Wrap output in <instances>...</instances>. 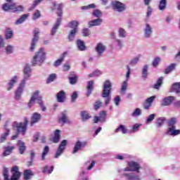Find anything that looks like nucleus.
Instances as JSON below:
<instances>
[{
    "mask_svg": "<svg viewBox=\"0 0 180 180\" xmlns=\"http://www.w3.org/2000/svg\"><path fill=\"white\" fill-rule=\"evenodd\" d=\"M56 14L58 16V18L56 20V23L54 24L53 27H52V30L51 31V36H54L56 33H57V30H58V27H60V25H61V20H62V16H63V4H58L57 2L54 1L53 3V8H51V11H56Z\"/></svg>",
    "mask_w": 180,
    "mask_h": 180,
    "instance_id": "f257e3e1",
    "label": "nucleus"
},
{
    "mask_svg": "<svg viewBox=\"0 0 180 180\" xmlns=\"http://www.w3.org/2000/svg\"><path fill=\"white\" fill-rule=\"evenodd\" d=\"M28 124L29 120H27V117H26L24 118V122H13V129H15L16 134L11 136V139L16 140V139H18V137L19 136L20 133H21L22 136H25V134H26V131H27Z\"/></svg>",
    "mask_w": 180,
    "mask_h": 180,
    "instance_id": "f03ea898",
    "label": "nucleus"
},
{
    "mask_svg": "<svg viewBox=\"0 0 180 180\" xmlns=\"http://www.w3.org/2000/svg\"><path fill=\"white\" fill-rule=\"evenodd\" d=\"M11 177L9 179V170L8 167H4L3 171V176L4 180H19L20 179V176H22V173L19 172V167L13 166L11 168Z\"/></svg>",
    "mask_w": 180,
    "mask_h": 180,
    "instance_id": "7ed1b4c3",
    "label": "nucleus"
},
{
    "mask_svg": "<svg viewBox=\"0 0 180 180\" xmlns=\"http://www.w3.org/2000/svg\"><path fill=\"white\" fill-rule=\"evenodd\" d=\"M45 60L46 51H44V48H40L33 56L31 63L33 67H36V65H41Z\"/></svg>",
    "mask_w": 180,
    "mask_h": 180,
    "instance_id": "20e7f679",
    "label": "nucleus"
},
{
    "mask_svg": "<svg viewBox=\"0 0 180 180\" xmlns=\"http://www.w3.org/2000/svg\"><path fill=\"white\" fill-rule=\"evenodd\" d=\"M110 92H112V83H110V81L106 80L103 83L102 91V97L105 98V105H109L112 99V97L110 96Z\"/></svg>",
    "mask_w": 180,
    "mask_h": 180,
    "instance_id": "39448f33",
    "label": "nucleus"
},
{
    "mask_svg": "<svg viewBox=\"0 0 180 180\" xmlns=\"http://www.w3.org/2000/svg\"><path fill=\"white\" fill-rule=\"evenodd\" d=\"M78 26H79V22L77 20H72L68 23V27L72 29L68 37L69 41H72L75 39V36L78 33Z\"/></svg>",
    "mask_w": 180,
    "mask_h": 180,
    "instance_id": "423d86ee",
    "label": "nucleus"
},
{
    "mask_svg": "<svg viewBox=\"0 0 180 180\" xmlns=\"http://www.w3.org/2000/svg\"><path fill=\"white\" fill-rule=\"evenodd\" d=\"M23 6H16V4L12 3L9 4L8 3H5L2 5V10L4 12H9V11H13V12H23Z\"/></svg>",
    "mask_w": 180,
    "mask_h": 180,
    "instance_id": "0eeeda50",
    "label": "nucleus"
},
{
    "mask_svg": "<svg viewBox=\"0 0 180 180\" xmlns=\"http://www.w3.org/2000/svg\"><path fill=\"white\" fill-rule=\"evenodd\" d=\"M43 97L40 96V91L37 90L34 92L31 96L30 101L28 102V108H31L33 105H34L36 101H38L39 105H43Z\"/></svg>",
    "mask_w": 180,
    "mask_h": 180,
    "instance_id": "6e6552de",
    "label": "nucleus"
},
{
    "mask_svg": "<svg viewBox=\"0 0 180 180\" xmlns=\"http://www.w3.org/2000/svg\"><path fill=\"white\" fill-rule=\"evenodd\" d=\"M39 33H40V30L39 28H35L33 31L34 37L32 39L31 45L30 47V51H34L36 49V45L37 44V41H39Z\"/></svg>",
    "mask_w": 180,
    "mask_h": 180,
    "instance_id": "1a4fd4ad",
    "label": "nucleus"
},
{
    "mask_svg": "<svg viewBox=\"0 0 180 180\" xmlns=\"http://www.w3.org/2000/svg\"><path fill=\"white\" fill-rule=\"evenodd\" d=\"M111 5L113 11H117V12H124L126 11V4L119 1H112Z\"/></svg>",
    "mask_w": 180,
    "mask_h": 180,
    "instance_id": "9d476101",
    "label": "nucleus"
},
{
    "mask_svg": "<svg viewBox=\"0 0 180 180\" xmlns=\"http://www.w3.org/2000/svg\"><path fill=\"white\" fill-rule=\"evenodd\" d=\"M67 146V140H63L60 143L58 150H56V153L55 155L54 158H58L61 154L64 153V150H65V147Z\"/></svg>",
    "mask_w": 180,
    "mask_h": 180,
    "instance_id": "9b49d317",
    "label": "nucleus"
},
{
    "mask_svg": "<svg viewBox=\"0 0 180 180\" xmlns=\"http://www.w3.org/2000/svg\"><path fill=\"white\" fill-rule=\"evenodd\" d=\"M25 85H26L25 80H22L15 94V98L17 101L20 99L22 92H23V89H25Z\"/></svg>",
    "mask_w": 180,
    "mask_h": 180,
    "instance_id": "f8f14e48",
    "label": "nucleus"
},
{
    "mask_svg": "<svg viewBox=\"0 0 180 180\" xmlns=\"http://www.w3.org/2000/svg\"><path fill=\"white\" fill-rule=\"evenodd\" d=\"M86 144H88V142H86V141L82 142L80 141H77L75 144V147L72 150V154H76V153H78V151H79L81 148H84V147H86Z\"/></svg>",
    "mask_w": 180,
    "mask_h": 180,
    "instance_id": "ddd939ff",
    "label": "nucleus"
},
{
    "mask_svg": "<svg viewBox=\"0 0 180 180\" xmlns=\"http://www.w3.org/2000/svg\"><path fill=\"white\" fill-rule=\"evenodd\" d=\"M94 123L98 122H106V111L100 112L99 116H94L93 120Z\"/></svg>",
    "mask_w": 180,
    "mask_h": 180,
    "instance_id": "4468645a",
    "label": "nucleus"
},
{
    "mask_svg": "<svg viewBox=\"0 0 180 180\" xmlns=\"http://www.w3.org/2000/svg\"><path fill=\"white\" fill-rule=\"evenodd\" d=\"M30 72H32V69L30 68V65L27 63L24 68V78L22 81L26 83V81L30 78Z\"/></svg>",
    "mask_w": 180,
    "mask_h": 180,
    "instance_id": "2eb2a0df",
    "label": "nucleus"
},
{
    "mask_svg": "<svg viewBox=\"0 0 180 180\" xmlns=\"http://www.w3.org/2000/svg\"><path fill=\"white\" fill-rule=\"evenodd\" d=\"M95 50L97 52L98 56H101L102 54H103V53L106 51V47L105 45H103V44L98 43L97 44Z\"/></svg>",
    "mask_w": 180,
    "mask_h": 180,
    "instance_id": "dca6fc26",
    "label": "nucleus"
},
{
    "mask_svg": "<svg viewBox=\"0 0 180 180\" xmlns=\"http://www.w3.org/2000/svg\"><path fill=\"white\" fill-rule=\"evenodd\" d=\"M155 96H152L149 98H148L146 101L143 103V108L144 109L148 110L150 108H151L153 103L154 102V99H155Z\"/></svg>",
    "mask_w": 180,
    "mask_h": 180,
    "instance_id": "f3484780",
    "label": "nucleus"
},
{
    "mask_svg": "<svg viewBox=\"0 0 180 180\" xmlns=\"http://www.w3.org/2000/svg\"><path fill=\"white\" fill-rule=\"evenodd\" d=\"M128 167L132 169V172H140V165L136 162H128Z\"/></svg>",
    "mask_w": 180,
    "mask_h": 180,
    "instance_id": "a211bd4d",
    "label": "nucleus"
},
{
    "mask_svg": "<svg viewBox=\"0 0 180 180\" xmlns=\"http://www.w3.org/2000/svg\"><path fill=\"white\" fill-rule=\"evenodd\" d=\"M175 100V97L174 96H167L163 98L161 105L162 106H169L172 102Z\"/></svg>",
    "mask_w": 180,
    "mask_h": 180,
    "instance_id": "6ab92c4d",
    "label": "nucleus"
},
{
    "mask_svg": "<svg viewBox=\"0 0 180 180\" xmlns=\"http://www.w3.org/2000/svg\"><path fill=\"white\" fill-rule=\"evenodd\" d=\"M41 119V115L37 112H34L31 117V126H33L35 123L40 122Z\"/></svg>",
    "mask_w": 180,
    "mask_h": 180,
    "instance_id": "aec40b11",
    "label": "nucleus"
},
{
    "mask_svg": "<svg viewBox=\"0 0 180 180\" xmlns=\"http://www.w3.org/2000/svg\"><path fill=\"white\" fill-rule=\"evenodd\" d=\"M65 91H60L56 94V99L59 103H63V102L65 101Z\"/></svg>",
    "mask_w": 180,
    "mask_h": 180,
    "instance_id": "412c9836",
    "label": "nucleus"
},
{
    "mask_svg": "<svg viewBox=\"0 0 180 180\" xmlns=\"http://www.w3.org/2000/svg\"><path fill=\"white\" fill-rule=\"evenodd\" d=\"M68 79L71 85H75L78 82V76L75 75V72H72L70 74Z\"/></svg>",
    "mask_w": 180,
    "mask_h": 180,
    "instance_id": "4be33fe9",
    "label": "nucleus"
},
{
    "mask_svg": "<svg viewBox=\"0 0 180 180\" xmlns=\"http://www.w3.org/2000/svg\"><path fill=\"white\" fill-rule=\"evenodd\" d=\"M103 20L102 18H97L89 22V27H94V26H101Z\"/></svg>",
    "mask_w": 180,
    "mask_h": 180,
    "instance_id": "5701e85b",
    "label": "nucleus"
},
{
    "mask_svg": "<svg viewBox=\"0 0 180 180\" xmlns=\"http://www.w3.org/2000/svg\"><path fill=\"white\" fill-rule=\"evenodd\" d=\"M60 133L61 131H60L59 129H56L54 131V136L52 139H51V141L55 143H58V141H60V139H61V134H60Z\"/></svg>",
    "mask_w": 180,
    "mask_h": 180,
    "instance_id": "b1692460",
    "label": "nucleus"
},
{
    "mask_svg": "<svg viewBox=\"0 0 180 180\" xmlns=\"http://www.w3.org/2000/svg\"><path fill=\"white\" fill-rule=\"evenodd\" d=\"M17 146L20 154H25V151H26V145L25 144V142L22 141V140H19L17 143Z\"/></svg>",
    "mask_w": 180,
    "mask_h": 180,
    "instance_id": "393cba45",
    "label": "nucleus"
},
{
    "mask_svg": "<svg viewBox=\"0 0 180 180\" xmlns=\"http://www.w3.org/2000/svg\"><path fill=\"white\" fill-rule=\"evenodd\" d=\"M123 175L128 180H140V176L135 173H125Z\"/></svg>",
    "mask_w": 180,
    "mask_h": 180,
    "instance_id": "a878e982",
    "label": "nucleus"
},
{
    "mask_svg": "<svg viewBox=\"0 0 180 180\" xmlns=\"http://www.w3.org/2000/svg\"><path fill=\"white\" fill-rule=\"evenodd\" d=\"M61 117H59L58 122L59 123H70V120L68 119V116L67 115V113H65V111L61 112Z\"/></svg>",
    "mask_w": 180,
    "mask_h": 180,
    "instance_id": "bb28decb",
    "label": "nucleus"
},
{
    "mask_svg": "<svg viewBox=\"0 0 180 180\" xmlns=\"http://www.w3.org/2000/svg\"><path fill=\"white\" fill-rule=\"evenodd\" d=\"M16 82H18V76H14L8 83L7 91H11V89L15 86V84H16Z\"/></svg>",
    "mask_w": 180,
    "mask_h": 180,
    "instance_id": "cd10ccee",
    "label": "nucleus"
},
{
    "mask_svg": "<svg viewBox=\"0 0 180 180\" xmlns=\"http://www.w3.org/2000/svg\"><path fill=\"white\" fill-rule=\"evenodd\" d=\"M176 127H169L167 129V133L170 134V136H178L180 134V129H176Z\"/></svg>",
    "mask_w": 180,
    "mask_h": 180,
    "instance_id": "c85d7f7f",
    "label": "nucleus"
},
{
    "mask_svg": "<svg viewBox=\"0 0 180 180\" xmlns=\"http://www.w3.org/2000/svg\"><path fill=\"white\" fill-rule=\"evenodd\" d=\"M86 89V96H89V95L92 94V91H94V81L91 80L88 82Z\"/></svg>",
    "mask_w": 180,
    "mask_h": 180,
    "instance_id": "c756f323",
    "label": "nucleus"
},
{
    "mask_svg": "<svg viewBox=\"0 0 180 180\" xmlns=\"http://www.w3.org/2000/svg\"><path fill=\"white\" fill-rule=\"evenodd\" d=\"M30 16V13L24 14L20 17L16 21H15V25H21V23H23L27 18Z\"/></svg>",
    "mask_w": 180,
    "mask_h": 180,
    "instance_id": "7c9ffc66",
    "label": "nucleus"
},
{
    "mask_svg": "<svg viewBox=\"0 0 180 180\" xmlns=\"http://www.w3.org/2000/svg\"><path fill=\"white\" fill-rule=\"evenodd\" d=\"M65 56H67V52H64L62 56L60 57V58L55 61V63H53L54 67H60L63 61H64V59L65 58Z\"/></svg>",
    "mask_w": 180,
    "mask_h": 180,
    "instance_id": "2f4dec72",
    "label": "nucleus"
},
{
    "mask_svg": "<svg viewBox=\"0 0 180 180\" xmlns=\"http://www.w3.org/2000/svg\"><path fill=\"white\" fill-rule=\"evenodd\" d=\"M15 150V146H7L5 148V150L3 153L4 157H8V155H10L12 154V151Z\"/></svg>",
    "mask_w": 180,
    "mask_h": 180,
    "instance_id": "473e14b6",
    "label": "nucleus"
},
{
    "mask_svg": "<svg viewBox=\"0 0 180 180\" xmlns=\"http://www.w3.org/2000/svg\"><path fill=\"white\" fill-rule=\"evenodd\" d=\"M119 131H122V134H126L129 130L126 126L121 124L115 130V133H119Z\"/></svg>",
    "mask_w": 180,
    "mask_h": 180,
    "instance_id": "72a5a7b5",
    "label": "nucleus"
},
{
    "mask_svg": "<svg viewBox=\"0 0 180 180\" xmlns=\"http://www.w3.org/2000/svg\"><path fill=\"white\" fill-rule=\"evenodd\" d=\"M34 174H33V172H32L31 169H25L24 171V179L25 180H29L32 176H33Z\"/></svg>",
    "mask_w": 180,
    "mask_h": 180,
    "instance_id": "f704fd0d",
    "label": "nucleus"
},
{
    "mask_svg": "<svg viewBox=\"0 0 180 180\" xmlns=\"http://www.w3.org/2000/svg\"><path fill=\"white\" fill-rule=\"evenodd\" d=\"M81 117H82V122H86V120H89V119H91V117H92L89 115L87 111H82Z\"/></svg>",
    "mask_w": 180,
    "mask_h": 180,
    "instance_id": "c9c22d12",
    "label": "nucleus"
},
{
    "mask_svg": "<svg viewBox=\"0 0 180 180\" xmlns=\"http://www.w3.org/2000/svg\"><path fill=\"white\" fill-rule=\"evenodd\" d=\"M13 37V31L11 28H7L5 32V39L9 40V39H12Z\"/></svg>",
    "mask_w": 180,
    "mask_h": 180,
    "instance_id": "e433bc0d",
    "label": "nucleus"
},
{
    "mask_svg": "<svg viewBox=\"0 0 180 180\" xmlns=\"http://www.w3.org/2000/svg\"><path fill=\"white\" fill-rule=\"evenodd\" d=\"M11 133L10 129H7L6 132L3 133L0 136V143H5L6 141V139H8V136Z\"/></svg>",
    "mask_w": 180,
    "mask_h": 180,
    "instance_id": "4c0bfd02",
    "label": "nucleus"
},
{
    "mask_svg": "<svg viewBox=\"0 0 180 180\" xmlns=\"http://www.w3.org/2000/svg\"><path fill=\"white\" fill-rule=\"evenodd\" d=\"M77 47L80 51H84L86 50V46H85V43L84 41H81V39H78L77 41Z\"/></svg>",
    "mask_w": 180,
    "mask_h": 180,
    "instance_id": "58836bf2",
    "label": "nucleus"
},
{
    "mask_svg": "<svg viewBox=\"0 0 180 180\" xmlns=\"http://www.w3.org/2000/svg\"><path fill=\"white\" fill-rule=\"evenodd\" d=\"M164 80V77H160L156 82V83L153 85L154 89H160L161 88V85H162V81Z\"/></svg>",
    "mask_w": 180,
    "mask_h": 180,
    "instance_id": "ea45409f",
    "label": "nucleus"
},
{
    "mask_svg": "<svg viewBox=\"0 0 180 180\" xmlns=\"http://www.w3.org/2000/svg\"><path fill=\"white\" fill-rule=\"evenodd\" d=\"M176 117H172L167 121V126L169 127H176Z\"/></svg>",
    "mask_w": 180,
    "mask_h": 180,
    "instance_id": "a19ab883",
    "label": "nucleus"
},
{
    "mask_svg": "<svg viewBox=\"0 0 180 180\" xmlns=\"http://www.w3.org/2000/svg\"><path fill=\"white\" fill-rule=\"evenodd\" d=\"M175 67H176V63H172L170 64L165 70V74H169L170 72H172L174 70H175Z\"/></svg>",
    "mask_w": 180,
    "mask_h": 180,
    "instance_id": "79ce46f5",
    "label": "nucleus"
},
{
    "mask_svg": "<svg viewBox=\"0 0 180 180\" xmlns=\"http://www.w3.org/2000/svg\"><path fill=\"white\" fill-rule=\"evenodd\" d=\"M151 33H153V29L149 24H146V27L145 29V37H150Z\"/></svg>",
    "mask_w": 180,
    "mask_h": 180,
    "instance_id": "37998d69",
    "label": "nucleus"
},
{
    "mask_svg": "<svg viewBox=\"0 0 180 180\" xmlns=\"http://www.w3.org/2000/svg\"><path fill=\"white\" fill-rule=\"evenodd\" d=\"M49 151H50V148H49V146H45L41 154L42 161H44V160H46V156L47 155V154H49Z\"/></svg>",
    "mask_w": 180,
    "mask_h": 180,
    "instance_id": "c03bdc74",
    "label": "nucleus"
},
{
    "mask_svg": "<svg viewBox=\"0 0 180 180\" xmlns=\"http://www.w3.org/2000/svg\"><path fill=\"white\" fill-rule=\"evenodd\" d=\"M172 91H174L176 94H180V82L174 83L172 86Z\"/></svg>",
    "mask_w": 180,
    "mask_h": 180,
    "instance_id": "a18cd8bd",
    "label": "nucleus"
},
{
    "mask_svg": "<svg viewBox=\"0 0 180 180\" xmlns=\"http://www.w3.org/2000/svg\"><path fill=\"white\" fill-rule=\"evenodd\" d=\"M167 8V0H160L159 4L160 11H164Z\"/></svg>",
    "mask_w": 180,
    "mask_h": 180,
    "instance_id": "49530a36",
    "label": "nucleus"
},
{
    "mask_svg": "<svg viewBox=\"0 0 180 180\" xmlns=\"http://www.w3.org/2000/svg\"><path fill=\"white\" fill-rule=\"evenodd\" d=\"M147 75H148V65H146L142 70V77L143 78H147Z\"/></svg>",
    "mask_w": 180,
    "mask_h": 180,
    "instance_id": "de8ad7c7",
    "label": "nucleus"
},
{
    "mask_svg": "<svg viewBox=\"0 0 180 180\" xmlns=\"http://www.w3.org/2000/svg\"><path fill=\"white\" fill-rule=\"evenodd\" d=\"M164 122H165V117H160L158 119L156 124L157 127H161L162 124H164Z\"/></svg>",
    "mask_w": 180,
    "mask_h": 180,
    "instance_id": "09e8293b",
    "label": "nucleus"
},
{
    "mask_svg": "<svg viewBox=\"0 0 180 180\" xmlns=\"http://www.w3.org/2000/svg\"><path fill=\"white\" fill-rule=\"evenodd\" d=\"M43 0H34L32 6L29 8V11H33Z\"/></svg>",
    "mask_w": 180,
    "mask_h": 180,
    "instance_id": "8fccbe9b",
    "label": "nucleus"
},
{
    "mask_svg": "<svg viewBox=\"0 0 180 180\" xmlns=\"http://www.w3.org/2000/svg\"><path fill=\"white\" fill-rule=\"evenodd\" d=\"M53 169H54V167H53V166H51L50 167V169H49V167L45 166L44 167L43 173L44 174H51V172H53Z\"/></svg>",
    "mask_w": 180,
    "mask_h": 180,
    "instance_id": "3c124183",
    "label": "nucleus"
},
{
    "mask_svg": "<svg viewBox=\"0 0 180 180\" xmlns=\"http://www.w3.org/2000/svg\"><path fill=\"white\" fill-rule=\"evenodd\" d=\"M56 77L57 76L56 75V74L50 75L46 80V83L50 84V83L53 82V81H54V79H56Z\"/></svg>",
    "mask_w": 180,
    "mask_h": 180,
    "instance_id": "603ef678",
    "label": "nucleus"
},
{
    "mask_svg": "<svg viewBox=\"0 0 180 180\" xmlns=\"http://www.w3.org/2000/svg\"><path fill=\"white\" fill-rule=\"evenodd\" d=\"M40 16H41V15L40 14V11L36 10L33 14L32 19L33 20H36L37 19H39Z\"/></svg>",
    "mask_w": 180,
    "mask_h": 180,
    "instance_id": "864d4df0",
    "label": "nucleus"
},
{
    "mask_svg": "<svg viewBox=\"0 0 180 180\" xmlns=\"http://www.w3.org/2000/svg\"><path fill=\"white\" fill-rule=\"evenodd\" d=\"M160 61H161V58L160 57L155 58L152 63L153 67H158V65L160 64Z\"/></svg>",
    "mask_w": 180,
    "mask_h": 180,
    "instance_id": "5fc2aeb1",
    "label": "nucleus"
},
{
    "mask_svg": "<svg viewBox=\"0 0 180 180\" xmlns=\"http://www.w3.org/2000/svg\"><path fill=\"white\" fill-rule=\"evenodd\" d=\"M92 15L96 18H101V16H102V12H101V10H94Z\"/></svg>",
    "mask_w": 180,
    "mask_h": 180,
    "instance_id": "6e6d98bb",
    "label": "nucleus"
},
{
    "mask_svg": "<svg viewBox=\"0 0 180 180\" xmlns=\"http://www.w3.org/2000/svg\"><path fill=\"white\" fill-rule=\"evenodd\" d=\"M154 119H155V114H151L148 117V118L146 121V124L151 123V122H153V120H154Z\"/></svg>",
    "mask_w": 180,
    "mask_h": 180,
    "instance_id": "4d7b16f0",
    "label": "nucleus"
},
{
    "mask_svg": "<svg viewBox=\"0 0 180 180\" xmlns=\"http://www.w3.org/2000/svg\"><path fill=\"white\" fill-rule=\"evenodd\" d=\"M101 74H102V73L101 72V71H99V70H96V71L93 72L91 74H90V75H89V77L90 78H92V77H99V75H101Z\"/></svg>",
    "mask_w": 180,
    "mask_h": 180,
    "instance_id": "13d9d810",
    "label": "nucleus"
},
{
    "mask_svg": "<svg viewBox=\"0 0 180 180\" xmlns=\"http://www.w3.org/2000/svg\"><path fill=\"white\" fill-rule=\"evenodd\" d=\"M6 53L7 54H12V53H13V46L11 45L8 46L6 48Z\"/></svg>",
    "mask_w": 180,
    "mask_h": 180,
    "instance_id": "bf43d9fd",
    "label": "nucleus"
},
{
    "mask_svg": "<svg viewBox=\"0 0 180 180\" xmlns=\"http://www.w3.org/2000/svg\"><path fill=\"white\" fill-rule=\"evenodd\" d=\"M101 106H102V102L101 101H97L95 102V103H94L95 110H98V109H99V108H101Z\"/></svg>",
    "mask_w": 180,
    "mask_h": 180,
    "instance_id": "052dcab7",
    "label": "nucleus"
},
{
    "mask_svg": "<svg viewBox=\"0 0 180 180\" xmlns=\"http://www.w3.org/2000/svg\"><path fill=\"white\" fill-rule=\"evenodd\" d=\"M141 115V110L140 108H136L132 113V116H140Z\"/></svg>",
    "mask_w": 180,
    "mask_h": 180,
    "instance_id": "680f3d73",
    "label": "nucleus"
},
{
    "mask_svg": "<svg viewBox=\"0 0 180 180\" xmlns=\"http://www.w3.org/2000/svg\"><path fill=\"white\" fill-rule=\"evenodd\" d=\"M119 36L120 37H126V30L123 28H120L119 30Z\"/></svg>",
    "mask_w": 180,
    "mask_h": 180,
    "instance_id": "e2e57ef3",
    "label": "nucleus"
},
{
    "mask_svg": "<svg viewBox=\"0 0 180 180\" xmlns=\"http://www.w3.org/2000/svg\"><path fill=\"white\" fill-rule=\"evenodd\" d=\"M82 34H83L84 37H86L89 36V34H90L89 29H88V28L83 29Z\"/></svg>",
    "mask_w": 180,
    "mask_h": 180,
    "instance_id": "0e129e2a",
    "label": "nucleus"
},
{
    "mask_svg": "<svg viewBox=\"0 0 180 180\" xmlns=\"http://www.w3.org/2000/svg\"><path fill=\"white\" fill-rule=\"evenodd\" d=\"M77 98H78V93H77V91H75L72 96H71V101L72 102H75V101L77 100Z\"/></svg>",
    "mask_w": 180,
    "mask_h": 180,
    "instance_id": "69168bd1",
    "label": "nucleus"
},
{
    "mask_svg": "<svg viewBox=\"0 0 180 180\" xmlns=\"http://www.w3.org/2000/svg\"><path fill=\"white\" fill-rule=\"evenodd\" d=\"M127 89V82H124L121 88V92H124Z\"/></svg>",
    "mask_w": 180,
    "mask_h": 180,
    "instance_id": "338daca9",
    "label": "nucleus"
},
{
    "mask_svg": "<svg viewBox=\"0 0 180 180\" xmlns=\"http://www.w3.org/2000/svg\"><path fill=\"white\" fill-rule=\"evenodd\" d=\"M139 58L137 57V58H134V59H132L130 62V65H136V64L137 63H139Z\"/></svg>",
    "mask_w": 180,
    "mask_h": 180,
    "instance_id": "774afa93",
    "label": "nucleus"
}]
</instances>
